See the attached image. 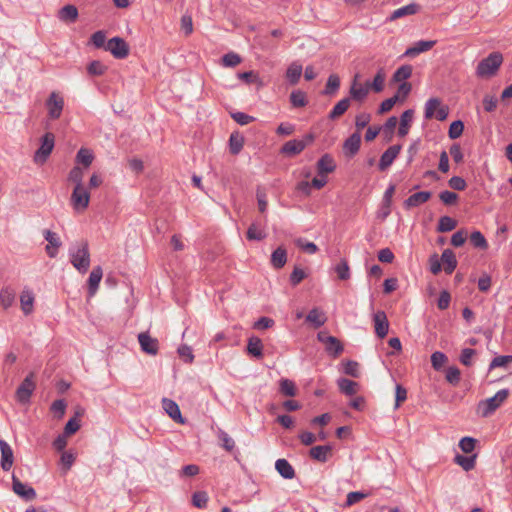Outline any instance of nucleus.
<instances>
[{
	"label": "nucleus",
	"mask_w": 512,
	"mask_h": 512,
	"mask_svg": "<svg viewBox=\"0 0 512 512\" xmlns=\"http://www.w3.org/2000/svg\"><path fill=\"white\" fill-rule=\"evenodd\" d=\"M70 262L81 274H85L90 267V251L86 240L72 244L69 248Z\"/></svg>",
	"instance_id": "obj_1"
},
{
	"label": "nucleus",
	"mask_w": 512,
	"mask_h": 512,
	"mask_svg": "<svg viewBox=\"0 0 512 512\" xmlns=\"http://www.w3.org/2000/svg\"><path fill=\"white\" fill-rule=\"evenodd\" d=\"M502 63V54L500 52H492L478 63L476 76L478 78H490L496 75Z\"/></svg>",
	"instance_id": "obj_2"
},
{
	"label": "nucleus",
	"mask_w": 512,
	"mask_h": 512,
	"mask_svg": "<svg viewBox=\"0 0 512 512\" xmlns=\"http://www.w3.org/2000/svg\"><path fill=\"white\" fill-rule=\"evenodd\" d=\"M509 390L501 389L497 393L485 400H482L478 404V413L482 417H488L492 415L508 398Z\"/></svg>",
	"instance_id": "obj_3"
},
{
	"label": "nucleus",
	"mask_w": 512,
	"mask_h": 512,
	"mask_svg": "<svg viewBox=\"0 0 512 512\" xmlns=\"http://www.w3.org/2000/svg\"><path fill=\"white\" fill-rule=\"evenodd\" d=\"M448 113V107L441 105V100L439 98H430L425 103L424 117L426 119H432L435 117L439 121H444L447 118Z\"/></svg>",
	"instance_id": "obj_4"
},
{
	"label": "nucleus",
	"mask_w": 512,
	"mask_h": 512,
	"mask_svg": "<svg viewBox=\"0 0 512 512\" xmlns=\"http://www.w3.org/2000/svg\"><path fill=\"white\" fill-rule=\"evenodd\" d=\"M45 106L50 119H59L64 108V98L59 92L53 91L47 98Z\"/></svg>",
	"instance_id": "obj_5"
},
{
	"label": "nucleus",
	"mask_w": 512,
	"mask_h": 512,
	"mask_svg": "<svg viewBox=\"0 0 512 512\" xmlns=\"http://www.w3.org/2000/svg\"><path fill=\"white\" fill-rule=\"evenodd\" d=\"M55 143V136L51 132L45 133L41 138V145L34 154L36 163H44L51 154Z\"/></svg>",
	"instance_id": "obj_6"
},
{
	"label": "nucleus",
	"mask_w": 512,
	"mask_h": 512,
	"mask_svg": "<svg viewBox=\"0 0 512 512\" xmlns=\"http://www.w3.org/2000/svg\"><path fill=\"white\" fill-rule=\"evenodd\" d=\"M105 50L110 52L116 59H125L130 52L128 43L121 37L109 39L105 45Z\"/></svg>",
	"instance_id": "obj_7"
},
{
	"label": "nucleus",
	"mask_w": 512,
	"mask_h": 512,
	"mask_svg": "<svg viewBox=\"0 0 512 512\" xmlns=\"http://www.w3.org/2000/svg\"><path fill=\"white\" fill-rule=\"evenodd\" d=\"M70 202L74 210H85L90 202V194L88 190L84 186L74 187Z\"/></svg>",
	"instance_id": "obj_8"
},
{
	"label": "nucleus",
	"mask_w": 512,
	"mask_h": 512,
	"mask_svg": "<svg viewBox=\"0 0 512 512\" xmlns=\"http://www.w3.org/2000/svg\"><path fill=\"white\" fill-rule=\"evenodd\" d=\"M35 389V383L33 381V373H30L22 381L16 391V397L19 402L26 403L29 401L33 391Z\"/></svg>",
	"instance_id": "obj_9"
},
{
	"label": "nucleus",
	"mask_w": 512,
	"mask_h": 512,
	"mask_svg": "<svg viewBox=\"0 0 512 512\" xmlns=\"http://www.w3.org/2000/svg\"><path fill=\"white\" fill-rule=\"evenodd\" d=\"M12 490L26 501L36 498V491L31 486L22 483L15 475L12 476Z\"/></svg>",
	"instance_id": "obj_10"
},
{
	"label": "nucleus",
	"mask_w": 512,
	"mask_h": 512,
	"mask_svg": "<svg viewBox=\"0 0 512 512\" xmlns=\"http://www.w3.org/2000/svg\"><path fill=\"white\" fill-rule=\"evenodd\" d=\"M138 341L143 352L156 355L159 349V343L156 338H152L147 332L138 335Z\"/></svg>",
	"instance_id": "obj_11"
},
{
	"label": "nucleus",
	"mask_w": 512,
	"mask_h": 512,
	"mask_svg": "<svg viewBox=\"0 0 512 512\" xmlns=\"http://www.w3.org/2000/svg\"><path fill=\"white\" fill-rule=\"evenodd\" d=\"M401 151V145L390 146L382 155L378 164L380 171L388 169Z\"/></svg>",
	"instance_id": "obj_12"
},
{
	"label": "nucleus",
	"mask_w": 512,
	"mask_h": 512,
	"mask_svg": "<svg viewBox=\"0 0 512 512\" xmlns=\"http://www.w3.org/2000/svg\"><path fill=\"white\" fill-rule=\"evenodd\" d=\"M421 7L417 3H410L408 5H405L403 7H400L396 10H394L388 17V22H393L397 19L404 18L407 16H412L417 14L420 11Z\"/></svg>",
	"instance_id": "obj_13"
},
{
	"label": "nucleus",
	"mask_w": 512,
	"mask_h": 512,
	"mask_svg": "<svg viewBox=\"0 0 512 512\" xmlns=\"http://www.w3.org/2000/svg\"><path fill=\"white\" fill-rule=\"evenodd\" d=\"M373 322L375 327V333L379 338H384L389 331V322L384 311H377L373 315Z\"/></svg>",
	"instance_id": "obj_14"
},
{
	"label": "nucleus",
	"mask_w": 512,
	"mask_h": 512,
	"mask_svg": "<svg viewBox=\"0 0 512 512\" xmlns=\"http://www.w3.org/2000/svg\"><path fill=\"white\" fill-rule=\"evenodd\" d=\"M45 240L48 245L45 247V251L50 258H55L58 252V248L61 246V240L55 232L45 230L43 232Z\"/></svg>",
	"instance_id": "obj_15"
},
{
	"label": "nucleus",
	"mask_w": 512,
	"mask_h": 512,
	"mask_svg": "<svg viewBox=\"0 0 512 512\" xmlns=\"http://www.w3.org/2000/svg\"><path fill=\"white\" fill-rule=\"evenodd\" d=\"M1 467L4 471H9L13 465V451L10 445L3 439H0Z\"/></svg>",
	"instance_id": "obj_16"
},
{
	"label": "nucleus",
	"mask_w": 512,
	"mask_h": 512,
	"mask_svg": "<svg viewBox=\"0 0 512 512\" xmlns=\"http://www.w3.org/2000/svg\"><path fill=\"white\" fill-rule=\"evenodd\" d=\"M432 196L430 191H421L412 194L404 201V207L406 209H411L413 207H418L424 203H426Z\"/></svg>",
	"instance_id": "obj_17"
},
{
	"label": "nucleus",
	"mask_w": 512,
	"mask_h": 512,
	"mask_svg": "<svg viewBox=\"0 0 512 512\" xmlns=\"http://www.w3.org/2000/svg\"><path fill=\"white\" fill-rule=\"evenodd\" d=\"M162 407L165 412L176 422L184 423L178 404L168 398L162 399Z\"/></svg>",
	"instance_id": "obj_18"
},
{
	"label": "nucleus",
	"mask_w": 512,
	"mask_h": 512,
	"mask_svg": "<svg viewBox=\"0 0 512 512\" xmlns=\"http://www.w3.org/2000/svg\"><path fill=\"white\" fill-rule=\"evenodd\" d=\"M332 446L330 445H318L314 446L309 451V456L319 462L325 463L331 456Z\"/></svg>",
	"instance_id": "obj_19"
},
{
	"label": "nucleus",
	"mask_w": 512,
	"mask_h": 512,
	"mask_svg": "<svg viewBox=\"0 0 512 512\" xmlns=\"http://www.w3.org/2000/svg\"><path fill=\"white\" fill-rule=\"evenodd\" d=\"M102 276L103 271L101 266H96L92 269L88 278V294L90 297L94 296L97 292Z\"/></svg>",
	"instance_id": "obj_20"
},
{
	"label": "nucleus",
	"mask_w": 512,
	"mask_h": 512,
	"mask_svg": "<svg viewBox=\"0 0 512 512\" xmlns=\"http://www.w3.org/2000/svg\"><path fill=\"white\" fill-rule=\"evenodd\" d=\"M436 41L434 40H420L416 42L413 46L409 47L404 55L409 57L417 56L420 53L426 52L434 47Z\"/></svg>",
	"instance_id": "obj_21"
},
{
	"label": "nucleus",
	"mask_w": 512,
	"mask_h": 512,
	"mask_svg": "<svg viewBox=\"0 0 512 512\" xmlns=\"http://www.w3.org/2000/svg\"><path fill=\"white\" fill-rule=\"evenodd\" d=\"M335 168V161L329 154H324L317 162L318 175H327L328 173H332Z\"/></svg>",
	"instance_id": "obj_22"
},
{
	"label": "nucleus",
	"mask_w": 512,
	"mask_h": 512,
	"mask_svg": "<svg viewBox=\"0 0 512 512\" xmlns=\"http://www.w3.org/2000/svg\"><path fill=\"white\" fill-rule=\"evenodd\" d=\"M16 292L15 290L7 285L2 287L0 290V305L3 309L7 310L15 303Z\"/></svg>",
	"instance_id": "obj_23"
},
{
	"label": "nucleus",
	"mask_w": 512,
	"mask_h": 512,
	"mask_svg": "<svg viewBox=\"0 0 512 512\" xmlns=\"http://www.w3.org/2000/svg\"><path fill=\"white\" fill-rule=\"evenodd\" d=\"M34 300V294L30 289L25 288L22 290L20 294V305L25 315H29L32 313Z\"/></svg>",
	"instance_id": "obj_24"
},
{
	"label": "nucleus",
	"mask_w": 512,
	"mask_h": 512,
	"mask_svg": "<svg viewBox=\"0 0 512 512\" xmlns=\"http://www.w3.org/2000/svg\"><path fill=\"white\" fill-rule=\"evenodd\" d=\"M305 149V143L298 139L287 141L281 148V153L286 156H294L300 154Z\"/></svg>",
	"instance_id": "obj_25"
},
{
	"label": "nucleus",
	"mask_w": 512,
	"mask_h": 512,
	"mask_svg": "<svg viewBox=\"0 0 512 512\" xmlns=\"http://www.w3.org/2000/svg\"><path fill=\"white\" fill-rule=\"evenodd\" d=\"M275 469L284 479H293L295 477V470L292 465L284 458L278 459L275 462Z\"/></svg>",
	"instance_id": "obj_26"
},
{
	"label": "nucleus",
	"mask_w": 512,
	"mask_h": 512,
	"mask_svg": "<svg viewBox=\"0 0 512 512\" xmlns=\"http://www.w3.org/2000/svg\"><path fill=\"white\" fill-rule=\"evenodd\" d=\"M360 145L361 135L359 132H355L345 140L343 148L346 153L354 155L359 151Z\"/></svg>",
	"instance_id": "obj_27"
},
{
	"label": "nucleus",
	"mask_w": 512,
	"mask_h": 512,
	"mask_svg": "<svg viewBox=\"0 0 512 512\" xmlns=\"http://www.w3.org/2000/svg\"><path fill=\"white\" fill-rule=\"evenodd\" d=\"M441 261L444 265V271L451 274L457 267V260L451 249H445L441 255Z\"/></svg>",
	"instance_id": "obj_28"
},
{
	"label": "nucleus",
	"mask_w": 512,
	"mask_h": 512,
	"mask_svg": "<svg viewBox=\"0 0 512 512\" xmlns=\"http://www.w3.org/2000/svg\"><path fill=\"white\" fill-rule=\"evenodd\" d=\"M58 17L61 21L73 23L78 18V9L74 5H65L59 10Z\"/></svg>",
	"instance_id": "obj_29"
},
{
	"label": "nucleus",
	"mask_w": 512,
	"mask_h": 512,
	"mask_svg": "<svg viewBox=\"0 0 512 512\" xmlns=\"http://www.w3.org/2000/svg\"><path fill=\"white\" fill-rule=\"evenodd\" d=\"M247 352L250 355H252L258 359L262 358L263 357V344H262L261 339L256 336H251L248 339Z\"/></svg>",
	"instance_id": "obj_30"
},
{
	"label": "nucleus",
	"mask_w": 512,
	"mask_h": 512,
	"mask_svg": "<svg viewBox=\"0 0 512 512\" xmlns=\"http://www.w3.org/2000/svg\"><path fill=\"white\" fill-rule=\"evenodd\" d=\"M414 112L411 109L404 111L400 117V126L398 129V135L404 137L408 134L410 123L412 122Z\"/></svg>",
	"instance_id": "obj_31"
},
{
	"label": "nucleus",
	"mask_w": 512,
	"mask_h": 512,
	"mask_svg": "<svg viewBox=\"0 0 512 512\" xmlns=\"http://www.w3.org/2000/svg\"><path fill=\"white\" fill-rule=\"evenodd\" d=\"M302 70V65L297 62H293L289 65L286 71V78L291 85H296L299 82Z\"/></svg>",
	"instance_id": "obj_32"
},
{
	"label": "nucleus",
	"mask_w": 512,
	"mask_h": 512,
	"mask_svg": "<svg viewBox=\"0 0 512 512\" xmlns=\"http://www.w3.org/2000/svg\"><path fill=\"white\" fill-rule=\"evenodd\" d=\"M287 262V252L286 249L282 246L278 247L273 251L271 255V264L274 268L280 269Z\"/></svg>",
	"instance_id": "obj_33"
},
{
	"label": "nucleus",
	"mask_w": 512,
	"mask_h": 512,
	"mask_svg": "<svg viewBox=\"0 0 512 512\" xmlns=\"http://www.w3.org/2000/svg\"><path fill=\"white\" fill-rule=\"evenodd\" d=\"M337 383L340 391L348 396H353L358 392L359 385L355 381L340 378Z\"/></svg>",
	"instance_id": "obj_34"
},
{
	"label": "nucleus",
	"mask_w": 512,
	"mask_h": 512,
	"mask_svg": "<svg viewBox=\"0 0 512 512\" xmlns=\"http://www.w3.org/2000/svg\"><path fill=\"white\" fill-rule=\"evenodd\" d=\"M297 387L296 384L287 378H282L279 381V392L287 397H294L297 395Z\"/></svg>",
	"instance_id": "obj_35"
},
{
	"label": "nucleus",
	"mask_w": 512,
	"mask_h": 512,
	"mask_svg": "<svg viewBox=\"0 0 512 512\" xmlns=\"http://www.w3.org/2000/svg\"><path fill=\"white\" fill-rule=\"evenodd\" d=\"M306 320L313 324L315 328H319L325 324L327 317L318 308H313L306 316Z\"/></svg>",
	"instance_id": "obj_36"
},
{
	"label": "nucleus",
	"mask_w": 512,
	"mask_h": 512,
	"mask_svg": "<svg viewBox=\"0 0 512 512\" xmlns=\"http://www.w3.org/2000/svg\"><path fill=\"white\" fill-rule=\"evenodd\" d=\"M350 106V98L346 97L340 100L330 111L329 119L334 120L342 116Z\"/></svg>",
	"instance_id": "obj_37"
},
{
	"label": "nucleus",
	"mask_w": 512,
	"mask_h": 512,
	"mask_svg": "<svg viewBox=\"0 0 512 512\" xmlns=\"http://www.w3.org/2000/svg\"><path fill=\"white\" fill-rule=\"evenodd\" d=\"M349 93L351 99L358 102H362L368 96L367 89L362 84H351Z\"/></svg>",
	"instance_id": "obj_38"
},
{
	"label": "nucleus",
	"mask_w": 512,
	"mask_h": 512,
	"mask_svg": "<svg viewBox=\"0 0 512 512\" xmlns=\"http://www.w3.org/2000/svg\"><path fill=\"white\" fill-rule=\"evenodd\" d=\"M412 66L402 65L393 74L392 80L397 83H403L405 80L411 77Z\"/></svg>",
	"instance_id": "obj_39"
},
{
	"label": "nucleus",
	"mask_w": 512,
	"mask_h": 512,
	"mask_svg": "<svg viewBox=\"0 0 512 512\" xmlns=\"http://www.w3.org/2000/svg\"><path fill=\"white\" fill-rule=\"evenodd\" d=\"M386 74L384 69H379L373 81H371V90L375 93H380L384 89Z\"/></svg>",
	"instance_id": "obj_40"
},
{
	"label": "nucleus",
	"mask_w": 512,
	"mask_h": 512,
	"mask_svg": "<svg viewBox=\"0 0 512 512\" xmlns=\"http://www.w3.org/2000/svg\"><path fill=\"white\" fill-rule=\"evenodd\" d=\"M457 221L449 216H442L438 221L437 231L449 232L455 229Z\"/></svg>",
	"instance_id": "obj_41"
},
{
	"label": "nucleus",
	"mask_w": 512,
	"mask_h": 512,
	"mask_svg": "<svg viewBox=\"0 0 512 512\" xmlns=\"http://www.w3.org/2000/svg\"><path fill=\"white\" fill-rule=\"evenodd\" d=\"M290 102L293 107H304L308 103L305 92L301 90H295L290 94Z\"/></svg>",
	"instance_id": "obj_42"
},
{
	"label": "nucleus",
	"mask_w": 512,
	"mask_h": 512,
	"mask_svg": "<svg viewBox=\"0 0 512 512\" xmlns=\"http://www.w3.org/2000/svg\"><path fill=\"white\" fill-rule=\"evenodd\" d=\"M476 456H463L456 455L455 462L461 466L465 471H470L475 467Z\"/></svg>",
	"instance_id": "obj_43"
},
{
	"label": "nucleus",
	"mask_w": 512,
	"mask_h": 512,
	"mask_svg": "<svg viewBox=\"0 0 512 512\" xmlns=\"http://www.w3.org/2000/svg\"><path fill=\"white\" fill-rule=\"evenodd\" d=\"M107 67L100 61L94 60L87 66V72L91 76H101L105 73Z\"/></svg>",
	"instance_id": "obj_44"
},
{
	"label": "nucleus",
	"mask_w": 512,
	"mask_h": 512,
	"mask_svg": "<svg viewBox=\"0 0 512 512\" xmlns=\"http://www.w3.org/2000/svg\"><path fill=\"white\" fill-rule=\"evenodd\" d=\"M93 154L89 149L81 148L77 152L76 160L78 163L83 164L86 168H88L93 161Z\"/></svg>",
	"instance_id": "obj_45"
},
{
	"label": "nucleus",
	"mask_w": 512,
	"mask_h": 512,
	"mask_svg": "<svg viewBox=\"0 0 512 512\" xmlns=\"http://www.w3.org/2000/svg\"><path fill=\"white\" fill-rule=\"evenodd\" d=\"M470 242L475 248L487 249L488 243L480 231H474L470 235Z\"/></svg>",
	"instance_id": "obj_46"
},
{
	"label": "nucleus",
	"mask_w": 512,
	"mask_h": 512,
	"mask_svg": "<svg viewBox=\"0 0 512 512\" xmlns=\"http://www.w3.org/2000/svg\"><path fill=\"white\" fill-rule=\"evenodd\" d=\"M84 171L82 168L76 166L71 169L68 180L75 184V187L84 186L83 185Z\"/></svg>",
	"instance_id": "obj_47"
},
{
	"label": "nucleus",
	"mask_w": 512,
	"mask_h": 512,
	"mask_svg": "<svg viewBox=\"0 0 512 512\" xmlns=\"http://www.w3.org/2000/svg\"><path fill=\"white\" fill-rule=\"evenodd\" d=\"M246 237L248 240L260 241L266 237V233L259 229L255 223H252L247 230Z\"/></svg>",
	"instance_id": "obj_48"
},
{
	"label": "nucleus",
	"mask_w": 512,
	"mask_h": 512,
	"mask_svg": "<svg viewBox=\"0 0 512 512\" xmlns=\"http://www.w3.org/2000/svg\"><path fill=\"white\" fill-rule=\"evenodd\" d=\"M340 87V78L336 74L328 77L324 93L327 95L334 94Z\"/></svg>",
	"instance_id": "obj_49"
},
{
	"label": "nucleus",
	"mask_w": 512,
	"mask_h": 512,
	"mask_svg": "<svg viewBox=\"0 0 512 512\" xmlns=\"http://www.w3.org/2000/svg\"><path fill=\"white\" fill-rule=\"evenodd\" d=\"M218 439L221 441L222 447L228 451L231 452L235 447L234 440L226 433L225 431L219 429L218 433Z\"/></svg>",
	"instance_id": "obj_50"
},
{
	"label": "nucleus",
	"mask_w": 512,
	"mask_h": 512,
	"mask_svg": "<svg viewBox=\"0 0 512 512\" xmlns=\"http://www.w3.org/2000/svg\"><path fill=\"white\" fill-rule=\"evenodd\" d=\"M511 363H512V355L497 356L491 361V363L489 365V369L492 370L497 367L507 368L509 366V364H511Z\"/></svg>",
	"instance_id": "obj_51"
},
{
	"label": "nucleus",
	"mask_w": 512,
	"mask_h": 512,
	"mask_svg": "<svg viewBox=\"0 0 512 512\" xmlns=\"http://www.w3.org/2000/svg\"><path fill=\"white\" fill-rule=\"evenodd\" d=\"M208 495L204 491H197L192 495V503L197 508H205L208 503Z\"/></svg>",
	"instance_id": "obj_52"
},
{
	"label": "nucleus",
	"mask_w": 512,
	"mask_h": 512,
	"mask_svg": "<svg viewBox=\"0 0 512 512\" xmlns=\"http://www.w3.org/2000/svg\"><path fill=\"white\" fill-rule=\"evenodd\" d=\"M447 360V356L440 351H436L431 355V364L435 370H440Z\"/></svg>",
	"instance_id": "obj_53"
},
{
	"label": "nucleus",
	"mask_w": 512,
	"mask_h": 512,
	"mask_svg": "<svg viewBox=\"0 0 512 512\" xmlns=\"http://www.w3.org/2000/svg\"><path fill=\"white\" fill-rule=\"evenodd\" d=\"M295 244L308 254H315L318 251L317 246L313 242H309L303 238L296 239Z\"/></svg>",
	"instance_id": "obj_54"
},
{
	"label": "nucleus",
	"mask_w": 512,
	"mask_h": 512,
	"mask_svg": "<svg viewBox=\"0 0 512 512\" xmlns=\"http://www.w3.org/2000/svg\"><path fill=\"white\" fill-rule=\"evenodd\" d=\"M464 130V124L462 121L457 120L451 123L448 131V135L451 139L459 138Z\"/></svg>",
	"instance_id": "obj_55"
},
{
	"label": "nucleus",
	"mask_w": 512,
	"mask_h": 512,
	"mask_svg": "<svg viewBox=\"0 0 512 512\" xmlns=\"http://www.w3.org/2000/svg\"><path fill=\"white\" fill-rule=\"evenodd\" d=\"M90 41L96 48H104L105 49V45L107 43L105 32L102 30L96 31L95 33H93L91 35Z\"/></svg>",
	"instance_id": "obj_56"
},
{
	"label": "nucleus",
	"mask_w": 512,
	"mask_h": 512,
	"mask_svg": "<svg viewBox=\"0 0 512 512\" xmlns=\"http://www.w3.org/2000/svg\"><path fill=\"white\" fill-rule=\"evenodd\" d=\"M240 62H241V57L234 52H229L222 57V63L226 67H235Z\"/></svg>",
	"instance_id": "obj_57"
},
{
	"label": "nucleus",
	"mask_w": 512,
	"mask_h": 512,
	"mask_svg": "<svg viewBox=\"0 0 512 512\" xmlns=\"http://www.w3.org/2000/svg\"><path fill=\"white\" fill-rule=\"evenodd\" d=\"M460 374V370L457 367L450 366L446 371V380L452 385H457L460 381Z\"/></svg>",
	"instance_id": "obj_58"
},
{
	"label": "nucleus",
	"mask_w": 512,
	"mask_h": 512,
	"mask_svg": "<svg viewBox=\"0 0 512 512\" xmlns=\"http://www.w3.org/2000/svg\"><path fill=\"white\" fill-rule=\"evenodd\" d=\"M367 497L366 493L355 491L347 494L345 506L350 507Z\"/></svg>",
	"instance_id": "obj_59"
},
{
	"label": "nucleus",
	"mask_w": 512,
	"mask_h": 512,
	"mask_svg": "<svg viewBox=\"0 0 512 512\" xmlns=\"http://www.w3.org/2000/svg\"><path fill=\"white\" fill-rule=\"evenodd\" d=\"M229 144L231 153L236 155L243 147V138L232 134L229 139Z\"/></svg>",
	"instance_id": "obj_60"
},
{
	"label": "nucleus",
	"mask_w": 512,
	"mask_h": 512,
	"mask_svg": "<svg viewBox=\"0 0 512 512\" xmlns=\"http://www.w3.org/2000/svg\"><path fill=\"white\" fill-rule=\"evenodd\" d=\"M407 399V390L400 384L395 387V409Z\"/></svg>",
	"instance_id": "obj_61"
},
{
	"label": "nucleus",
	"mask_w": 512,
	"mask_h": 512,
	"mask_svg": "<svg viewBox=\"0 0 512 512\" xmlns=\"http://www.w3.org/2000/svg\"><path fill=\"white\" fill-rule=\"evenodd\" d=\"M335 271L341 280H347L350 278V269L348 263L343 260L336 267Z\"/></svg>",
	"instance_id": "obj_62"
},
{
	"label": "nucleus",
	"mask_w": 512,
	"mask_h": 512,
	"mask_svg": "<svg viewBox=\"0 0 512 512\" xmlns=\"http://www.w3.org/2000/svg\"><path fill=\"white\" fill-rule=\"evenodd\" d=\"M476 440L472 437H463L459 442V447L464 453H471L475 448Z\"/></svg>",
	"instance_id": "obj_63"
},
{
	"label": "nucleus",
	"mask_w": 512,
	"mask_h": 512,
	"mask_svg": "<svg viewBox=\"0 0 512 512\" xmlns=\"http://www.w3.org/2000/svg\"><path fill=\"white\" fill-rule=\"evenodd\" d=\"M439 198L445 205H453L458 200V195L454 192L445 190L440 192Z\"/></svg>",
	"instance_id": "obj_64"
}]
</instances>
